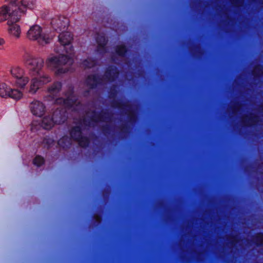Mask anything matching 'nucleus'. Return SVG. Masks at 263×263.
Masks as SVG:
<instances>
[{
  "mask_svg": "<svg viewBox=\"0 0 263 263\" xmlns=\"http://www.w3.org/2000/svg\"><path fill=\"white\" fill-rule=\"evenodd\" d=\"M90 91L89 90H86L85 92H84V96H86L87 95L89 94Z\"/></svg>",
  "mask_w": 263,
  "mask_h": 263,
  "instance_id": "a18cd8bd",
  "label": "nucleus"
},
{
  "mask_svg": "<svg viewBox=\"0 0 263 263\" xmlns=\"http://www.w3.org/2000/svg\"><path fill=\"white\" fill-rule=\"evenodd\" d=\"M252 74L254 80L260 81V79L263 77V66L259 64L255 65L252 70Z\"/></svg>",
  "mask_w": 263,
  "mask_h": 263,
  "instance_id": "393cba45",
  "label": "nucleus"
},
{
  "mask_svg": "<svg viewBox=\"0 0 263 263\" xmlns=\"http://www.w3.org/2000/svg\"><path fill=\"white\" fill-rule=\"evenodd\" d=\"M0 97H10L14 100H18L23 97V92L17 89H12L5 83H0Z\"/></svg>",
  "mask_w": 263,
  "mask_h": 263,
  "instance_id": "9b49d317",
  "label": "nucleus"
},
{
  "mask_svg": "<svg viewBox=\"0 0 263 263\" xmlns=\"http://www.w3.org/2000/svg\"><path fill=\"white\" fill-rule=\"evenodd\" d=\"M129 127L126 123L122 124L116 127V130H119L121 133L125 134H127L129 132Z\"/></svg>",
  "mask_w": 263,
  "mask_h": 263,
  "instance_id": "72a5a7b5",
  "label": "nucleus"
},
{
  "mask_svg": "<svg viewBox=\"0 0 263 263\" xmlns=\"http://www.w3.org/2000/svg\"><path fill=\"white\" fill-rule=\"evenodd\" d=\"M55 124H61L67 119V112L65 108L59 107L56 109L51 116Z\"/></svg>",
  "mask_w": 263,
  "mask_h": 263,
  "instance_id": "dca6fc26",
  "label": "nucleus"
},
{
  "mask_svg": "<svg viewBox=\"0 0 263 263\" xmlns=\"http://www.w3.org/2000/svg\"><path fill=\"white\" fill-rule=\"evenodd\" d=\"M195 2H191V3H190V6H191V7L192 8H193L194 7V5H195Z\"/></svg>",
  "mask_w": 263,
  "mask_h": 263,
  "instance_id": "c03bdc74",
  "label": "nucleus"
},
{
  "mask_svg": "<svg viewBox=\"0 0 263 263\" xmlns=\"http://www.w3.org/2000/svg\"><path fill=\"white\" fill-rule=\"evenodd\" d=\"M66 99L59 98L55 100L56 104H63L65 107L70 108L74 106H78L81 104L77 97L74 95L73 87H69L68 90L65 93Z\"/></svg>",
  "mask_w": 263,
  "mask_h": 263,
  "instance_id": "6e6552de",
  "label": "nucleus"
},
{
  "mask_svg": "<svg viewBox=\"0 0 263 263\" xmlns=\"http://www.w3.org/2000/svg\"><path fill=\"white\" fill-rule=\"evenodd\" d=\"M231 4L234 7L239 8L243 6L245 0H229Z\"/></svg>",
  "mask_w": 263,
  "mask_h": 263,
  "instance_id": "c9c22d12",
  "label": "nucleus"
},
{
  "mask_svg": "<svg viewBox=\"0 0 263 263\" xmlns=\"http://www.w3.org/2000/svg\"><path fill=\"white\" fill-rule=\"evenodd\" d=\"M91 116L89 119L84 117L82 119L83 124L86 126H91V122L98 123L99 122H105L106 124L102 125L101 130L106 136L110 135L116 130L117 126L111 125L110 123L112 120L114 114L108 110H102L100 112H97L95 110L91 111Z\"/></svg>",
  "mask_w": 263,
  "mask_h": 263,
  "instance_id": "7ed1b4c3",
  "label": "nucleus"
},
{
  "mask_svg": "<svg viewBox=\"0 0 263 263\" xmlns=\"http://www.w3.org/2000/svg\"><path fill=\"white\" fill-rule=\"evenodd\" d=\"M116 53L121 57H124L127 51V49L124 45H119L116 47Z\"/></svg>",
  "mask_w": 263,
  "mask_h": 263,
  "instance_id": "2f4dec72",
  "label": "nucleus"
},
{
  "mask_svg": "<svg viewBox=\"0 0 263 263\" xmlns=\"http://www.w3.org/2000/svg\"><path fill=\"white\" fill-rule=\"evenodd\" d=\"M55 124L51 116H47L43 118L41 126L45 129H50Z\"/></svg>",
  "mask_w": 263,
  "mask_h": 263,
  "instance_id": "bb28decb",
  "label": "nucleus"
},
{
  "mask_svg": "<svg viewBox=\"0 0 263 263\" xmlns=\"http://www.w3.org/2000/svg\"><path fill=\"white\" fill-rule=\"evenodd\" d=\"M224 238L229 241L227 245L229 246L230 245V248L234 247L241 241V239L238 235H226L224 236Z\"/></svg>",
  "mask_w": 263,
  "mask_h": 263,
  "instance_id": "a878e982",
  "label": "nucleus"
},
{
  "mask_svg": "<svg viewBox=\"0 0 263 263\" xmlns=\"http://www.w3.org/2000/svg\"><path fill=\"white\" fill-rule=\"evenodd\" d=\"M69 135L71 139L78 142L79 145L82 147H86L89 144V139L82 135V129L80 126L72 127L69 130Z\"/></svg>",
  "mask_w": 263,
  "mask_h": 263,
  "instance_id": "9d476101",
  "label": "nucleus"
},
{
  "mask_svg": "<svg viewBox=\"0 0 263 263\" xmlns=\"http://www.w3.org/2000/svg\"><path fill=\"white\" fill-rule=\"evenodd\" d=\"M240 79V76H237L236 79L234 80L233 85H237L238 81Z\"/></svg>",
  "mask_w": 263,
  "mask_h": 263,
  "instance_id": "a19ab883",
  "label": "nucleus"
},
{
  "mask_svg": "<svg viewBox=\"0 0 263 263\" xmlns=\"http://www.w3.org/2000/svg\"><path fill=\"white\" fill-rule=\"evenodd\" d=\"M119 74L118 68L115 66H108L103 77V81L114 82L118 77Z\"/></svg>",
  "mask_w": 263,
  "mask_h": 263,
  "instance_id": "6ab92c4d",
  "label": "nucleus"
},
{
  "mask_svg": "<svg viewBox=\"0 0 263 263\" xmlns=\"http://www.w3.org/2000/svg\"><path fill=\"white\" fill-rule=\"evenodd\" d=\"M58 144L63 149H67L71 145L70 139L67 136H64L58 141Z\"/></svg>",
  "mask_w": 263,
  "mask_h": 263,
  "instance_id": "c756f323",
  "label": "nucleus"
},
{
  "mask_svg": "<svg viewBox=\"0 0 263 263\" xmlns=\"http://www.w3.org/2000/svg\"><path fill=\"white\" fill-rule=\"evenodd\" d=\"M96 42L98 44L97 50L98 52L104 54L106 52V45L108 40L104 34H97Z\"/></svg>",
  "mask_w": 263,
  "mask_h": 263,
  "instance_id": "aec40b11",
  "label": "nucleus"
},
{
  "mask_svg": "<svg viewBox=\"0 0 263 263\" xmlns=\"http://www.w3.org/2000/svg\"><path fill=\"white\" fill-rule=\"evenodd\" d=\"M156 206L159 208L165 209L167 206V202L165 200H160L157 202Z\"/></svg>",
  "mask_w": 263,
  "mask_h": 263,
  "instance_id": "e433bc0d",
  "label": "nucleus"
},
{
  "mask_svg": "<svg viewBox=\"0 0 263 263\" xmlns=\"http://www.w3.org/2000/svg\"><path fill=\"white\" fill-rule=\"evenodd\" d=\"M53 142V140L51 139H46L45 138L43 140V142L44 143L47 144L48 145H50L51 143H52Z\"/></svg>",
  "mask_w": 263,
  "mask_h": 263,
  "instance_id": "ea45409f",
  "label": "nucleus"
},
{
  "mask_svg": "<svg viewBox=\"0 0 263 263\" xmlns=\"http://www.w3.org/2000/svg\"><path fill=\"white\" fill-rule=\"evenodd\" d=\"M16 23L13 21H8L7 22L9 26L8 31L10 35L16 38H18L20 36L21 30L20 26L16 24Z\"/></svg>",
  "mask_w": 263,
  "mask_h": 263,
  "instance_id": "412c9836",
  "label": "nucleus"
},
{
  "mask_svg": "<svg viewBox=\"0 0 263 263\" xmlns=\"http://www.w3.org/2000/svg\"><path fill=\"white\" fill-rule=\"evenodd\" d=\"M232 18L229 16L227 15L226 18L225 20H222L218 24L219 27L221 28L222 30L227 32L229 33L231 31L230 28H228V26L230 25V23L232 22Z\"/></svg>",
  "mask_w": 263,
  "mask_h": 263,
  "instance_id": "cd10ccee",
  "label": "nucleus"
},
{
  "mask_svg": "<svg viewBox=\"0 0 263 263\" xmlns=\"http://www.w3.org/2000/svg\"><path fill=\"white\" fill-rule=\"evenodd\" d=\"M4 43V40L3 39L0 38V49L1 48Z\"/></svg>",
  "mask_w": 263,
  "mask_h": 263,
  "instance_id": "79ce46f5",
  "label": "nucleus"
},
{
  "mask_svg": "<svg viewBox=\"0 0 263 263\" xmlns=\"http://www.w3.org/2000/svg\"><path fill=\"white\" fill-rule=\"evenodd\" d=\"M192 228L193 222L190 220L184 221L181 225L182 230H185L187 232L181 236L178 242V247L181 251L180 258L182 260H188L184 253H189L195 255L197 260L201 261L203 260L204 252H198L196 249L194 244L196 236L192 233Z\"/></svg>",
  "mask_w": 263,
  "mask_h": 263,
  "instance_id": "f03ea898",
  "label": "nucleus"
},
{
  "mask_svg": "<svg viewBox=\"0 0 263 263\" xmlns=\"http://www.w3.org/2000/svg\"><path fill=\"white\" fill-rule=\"evenodd\" d=\"M45 162L44 158L41 156H36L33 160V163L34 165L37 166H41Z\"/></svg>",
  "mask_w": 263,
  "mask_h": 263,
  "instance_id": "f704fd0d",
  "label": "nucleus"
},
{
  "mask_svg": "<svg viewBox=\"0 0 263 263\" xmlns=\"http://www.w3.org/2000/svg\"><path fill=\"white\" fill-rule=\"evenodd\" d=\"M23 61L33 75H41V72L44 63L43 59L34 57L28 53H25L23 55Z\"/></svg>",
  "mask_w": 263,
  "mask_h": 263,
  "instance_id": "20e7f679",
  "label": "nucleus"
},
{
  "mask_svg": "<svg viewBox=\"0 0 263 263\" xmlns=\"http://www.w3.org/2000/svg\"><path fill=\"white\" fill-rule=\"evenodd\" d=\"M118 94V91L117 90V86L116 85H112L110 87L109 91H108V98L110 99H111L112 100L110 102V103L115 101L117 100L116 99V98Z\"/></svg>",
  "mask_w": 263,
  "mask_h": 263,
  "instance_id": "473e14b6",
  "label": "nucleus"
},
{
  "mask_svg": "<svg viewBox=\"0 0 263 263\" xmlns=\"http://www.w3.org/2000/svg\"><path fill=\"white\" fill-rule=\"evenodd\" d=\"M111 106L115 108H118L124 111L125 114L130 122L135 123L137 117L136 111L133 109L132 105L128 101L122 102L118 100H115L111 103Z\"/></svg>",
  "mask_w": 263,
  "mask_h": 263,
  "instance_id": "0eeeda50",
  "label": "nucleus"
},
{
  "mask_svg": "<svg viewBox=\"0 0 263 263\" xmlns=\"http://www.w3.org/2000/svg\"><path fill=\"white\" fill-rule=\"evenodd\" d=\"M93 219L98 223L99 224L102 221V218L100 215L98 214H95L93 216Z\"/></svg>",
  "mask_w": 263,
  "mask_h": 263,
  "instance_id": "58836bf2",
  "label": "nucleus"
},
{
  "mask_svg": "<svg viewBox=\"0 0 263 263\" xmlns=\"http://www.w3.org/2000/svg\"><path fill=\"white\" fill-rule=\"evenodd\" d=\"M262 0H257V1L259 3H260L261 2Z\"/></svg>",
  "mask_w": 263,
  "mask_h": 263,
  "instance_id": "de8ad7c7",
  "label": "nucleus"
},
{
  "mask_svg": "<svg viewBox=\"0 0 263 263\" xmlns=\"http://www.w3.org/2000/svg\"><path fill=\"white\" fill-rule=\"evenodd\" d=\"M11 74L15 79V85L21 89H24L29 81V77L26 75L24 70L21 67H12Z\"/></svg>",
  "mask_w": 263,
  "mask_h": 263,
  "instance_id": "1a4fd4ad",
  "label": "nucleus"
},
{
  "mask_svg": "<svg viewBox=\"0 0 263 263\" xmlns=\"http://www.w3.org/2000/svg\"><path fill=\"white\" fill-rule=\"evenodd\" d=\"M262 164L263 165V163Z\"/></svg>",
  "mask_w": 263,
  "mask_h": 263,
  "instance_id": "09e8293b",
  "label": "nucleus"
},
{
  "mask_svg": "<svg viewBox=\"0 0 263 263\" xmlns=\"http://www.w3.org/2000/svg\"><path fill=\"white\" fill-rule=\"evenodd\" d=\"M51 25L57 32L66 31L69 25V20L63 16H57L51 20Z\"/></svg>",
  "mask_w": 263,
  "mask_h": 263,
  "instance_id": "ddd939ff",
  "label": "nucleus"
},
{
  "mask_svg": "<svg viewBox=\"0 0 263 263\" xmlns=\"http://www.w3.org/2000/svg\"><path fill=\"white\" fill-rule=\"evenodd\" d=\"M258 110L261 112H263V105H260L258 106Z\"/></svg>",
  "mask_w": 263,
  "mask_h": 263,
  "instance_id": "37998d69",
  "label": "nucleus"
},
{
  "mask_svg": "<svg viewBox=\"0 0 263 263\" xmlns=\"http://www.w3.org/2000/svg\"><path fill=\"white\" fill-rule=\"evenodd\" d=\"M104 81L103 77L97 74L88 75L85 81V84L89 89L96 88L98 85H102Z\"/></svg>",
  "mask_w": 263,
  "mask_h": 263,
  "instance_id": "2eb2a0df",
  "label": "nucleus"
},
{
  "mask_svg": "<svg viewBox=\"0 0 263 263\" xmlns=\"http://www.w3.org/2000/svg\"><path fill=\"white\" fill-rule=\"evenodd\" d=\"M31 113L36 116L42 117L45 112V106L41 101L34 100L30 104Z\"/></svg>",
  "mask_w": 263,
  "mask_h": 263,
  "instance_id": "a211bd4d",
  "label": "nucleus"
},
{
  "mask_svg": "<svg viewBox=\"0 0 263 263\" xmlns=\"http://www.w3.org/2000/svg\"><path fill=\"white\" fill-rule=\"evenodd\" d=\"M244 104L240 102H234L230 105H229L227 109V111L229 112H232L234 115H236L239 111L241 110Z\"/></svg>",
  "mask_w": 263,
  "mask_h": 263,
  "instance_id": "b1692460",
  "label": "nucleus"
},
{
  "mask_svg": "<svg viewBox=\"0 0 263 263\" xmlns=\"http://www.w3.org/2000/svg\"><path fill=\"white\" fill-rule=\"evenodd\" d=\"M260 121L258 116L250 114L249 115H243L240 117V122L244 126L251 127L256 125Z\"/></svg>",
  "mask_w": 263,
  "mask_h": 263,
  "instance_id": "f3484780",
  "label": "nucleus"
},
{
  "mask_svg": "<svg viewBox=\"0 0 263 263\" xmlns=\"http://www.w3.org/2000/svg\"><path fill=\"white\" fill-rule=\"evenodd\" d=\"M110 189L109 187H106L102 192V195L105 199L108 198L110 194Z\"/></svg>",
  "mask_w": 263,
  "mask_h": 263,
  "instance_id": "4c0bfd02",
  "label": "nucleus"
},
{
  "mask_svg": "<svg viewBox=\"0 0 263 263\" xmlns=\"http://www.w3.org/2000/svg\"><path fill=\"white\" fill-rule=\"evenodd\" d=\"M251 241L257 247L263 245V233H257L251 237Z\"/></svg>",
  "mask_w": 263,
  "mask_h": 263,
  "instance_id": "c85d7f7f",
  "label": "nucleus"
},
{
  "mask_svg": "<svg viewBox=\"0 0 263 263\" xmlns=\"http://www.w3.org/2000/svg\"><path fill=\"white\" fill-rule=\"evenodd\" d=\"M8 2L14 3L21 16L25 13L27 9H33L36 3L35 0H10Z\"/></svg>",
  "mask_w": 263,
  "mask_h": 263,
  "instance_id": "4468645a",
  "label": "nucleus"
},
{
  "mask_svg": "<svg viewBox=\"0 0 263 263\" xmlns=\"http://www.w3.org/2000/svg\"><path fill=\"white\" fill-rule=\"evenodd\" d=\"M39 77L31 80L29 92L34 93L43 85L51 81V78L47 74L37 75Z\"/></svg>",
  "mask_w": 263,
  "mask_h": 263,
  "instance_id": "f8f14e48",
  "label": "nucleus"
},
{
  "mask_svg": "<svg viewBox=\"0 0 263 263\" xmlns=\"http://www.w3.org/2000/svg\"><path fill=\"white\" fill-rule=\"evenodd\" d=\"M250 166H251V165L246 166L245 169V171H247L248 169V167H250Z\"/></svg>",
  "mask_w": 263,
  "mask_h": 263,
  "instance_id": "49530a36",
  "label": "nucleus"
},
{
  "mask_svg": "<svg viewBox=\"0 0 263 263\" xmlns=\"http://www.w3.org/2000/svg\"><path fill=\"white\" fill-rule=\"evenodd\" d=\"M189 50L192 54L197 58H201L204 54V50L199 44H192L189 47Z\"/></svg>",
  "mask_w": 263,
  "mask_h": 263,
  "instance_id": "5701e85b",
  "label": "nucleus"
},
{
  "mask_svg": "<svg viewBox=\"0 0 263 263\" xmlns=\"http://www.w3.org/2000/svg\"><path fill=\"white\" fill-rule=\"evenodd\" d=\"M62 87V84L61 82H54L52 85L48 88V92L49 95L54 99L57 97Z\"/></svg>",
  "mask_w": 263,
  "mask_h": 263,
  "instance_id": "4be33fe9",
  "label": "nucleus"
},
{
  "mask_svg": "<svg viewBox=\"0 0 263 263\" xmlns=\"http://www.w3.org/2000/svg\"><path fill=\"white\" fill-rule=\"evenodd\" d=\"M9 4L0 7V22L10 18V21L17 22L22 16L14 3L8 2Z\"/></svg>",
  "mask_w": 263,
  "mask_h": 263,
  "instance_id": "39448f33",
  "label": "nucleus"
},
{
  "mask_svg": "<svg viewBox=\"0 0 263 263\" xmlns=\"http://www.w3.org/2000/svg\"><path fill=\"white\" fill-rule=\"evenodd\" d=\"M42 28L35 25L31 26L27 33V37L30 40H36L39 44L45 45L48 44L52 38L48 34L42 33Z\"/></svg>",
  "mask_w": 263,
  "mask_h": 263,
  "instance_id": "423d86ee",
  "label": "nucleus"
},
{
  "mask_svg": "<svg viewBox=\"0 0 263 263\" xmlns=\"http://www.w3.org/2000/svg\"><path fill=\"white\" fill-rule=\"evenodd\" d=\"M97 61L96 60L88 58L84 60L81 63L82 66L84 68H91L97 65Z\"/></svg>",
  "mask_w": 263,
  "mask_h": 263,
  "instance_id": "7c9ffc66",
  "label": "nucleus"
},
{
  "mask_svg": "<svg viewBox=\"0 0 263 263\" xmlns=\"http://www.w3.org/2000/svg\"><path fill=\"white\" fill-rule=\"evenodd\" d=\"M73 40V34L68 31H64L59 35V41L65 51L67 55L62 54L59 56H53L47 59L46 65L48 68L54 72L56 76L65 73L68 71L67 68L64 67L66 64H72L73 62L74 51L71 45Z\"/></svg>",
  "mask_w": 263,
  "mask_h": 263,
  "instance_id": "f257e3e1",
  "label": "nucleus"
}]
</instances>
